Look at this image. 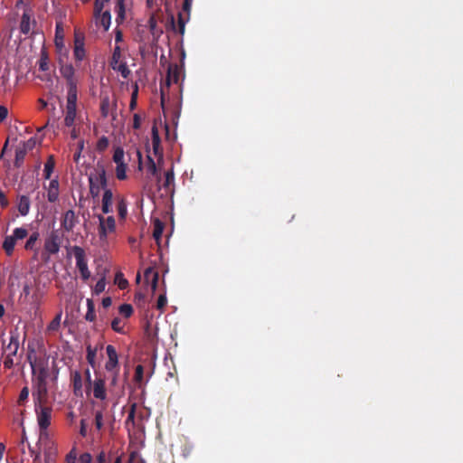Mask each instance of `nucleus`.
I'll list each match as a JSON object with an SVG mask.
<instances>
[{"label":"nucleus","mask_w":463,"mask_h":463,"mask_svg":"<svg viewBox=\"0 0 463 463\" xmlns=\"http://www.w3.org/2000/svg\"><path fill=\"white\" fill-rule=\"evenodd\" d=\"M90 186V194L93 199L99 196L100 190L108 189V179L105 167L102 164L98 163L92 171L88 175Z\"/></svg>","instance_id":"f257e3e1"},{"label":"nucleus","mask_w":463,"mask_h":463,"mask_svg":"<svg viewBox=\"0 0 463 463\" xmlns=\"http://www.w3.org/2000/svg\"><path fill=\"white\" fill-rule=\"evenodd\" d=\"M47 379L33 375V397L36 404H43L46 402L48 395Z\"/></svg>","instance_id":"f03ea898"},{"label":"nucleus","mask_w":463,"mask_h":463,"mask_svg":"<svg viewBox=\"0 0 463 463\" xmlns=\"http://www.w3.org/2000/svg\"><path fill=\"white\" fill-rule=\"evenodd\" d=\"M71 251L73 253L76 260V267L78 268L80 277L83 280H87L90 277V271L88 268L86 253L83 248L80 246H72Z\"/></svg>","instance_id":"7ed1b4c3"},{"label":"nucleus","mask_w":463,"mask_h":463,"mask_svg":"<svg viewBox=\"0 0 463 463\" xmlns=\"http://www.w3.org/2000/svg\"><path fill=\"white\" fill-rule=\"evenodd\" d=\"M99 219V238L101 241H106L109 233L116 231V221L113 216L104 217L98 215Z\"/></svg>","instance_id":"20e7f679"},{"label":"nucleus","mask_w":463,"mask_h":463,"mask_svg":"<svg viewBox=\"0 0 463 463\" xmlns=\"http://www.w3.org/2000/svg\"><path fill=\"white\" fill-rule=\"evenodd\" d=\"M35 411L37 413V421L41 431V436L46 434V430L51 424L52 409L50 407L42 406L35 403Z\"/></svg>","instance_id":"39448f33"},{"label":"nucleus","mask_w":463,"mask_h":463,"mask_svg":"<svg viewBox=\"0 0 463 463\" xmlns=\"http://www.w3.org/2000/svg\"><path fill=\"white\" fill-rule=\"evenodd\" d=\"M79 222V217L75 212L71 209L67 210L61 217V228L64 232H71Z\"/></svg>","instance_id":"423d86ee"},{"label":"nucleus","mask_w":463,"mask_h":463,"mask_svg":"<svg viewBox=\"0 0 463 463\" xmlns=\"http://www.w3.org/2000/svg\"><path fill=\"white\" fill-rule=\"evenodd\" d=\"M87 382L90 385H93V395L96 399L105 400L107 398L105 381L104 379H96L93 383L91 382L90 370L86 371Z\"/></svg>","instance_id":"0eeeda50"},{"label":"nucleus","mask_w":463,"mask_h":463,"mask_svg":"<svg viewBox=\"0 0 463 463\" xmlns=\"http://www.w3.org/2000/svg\"><path fill=\"white\" fill-rule=\"evenodd\" d=\"M28 358H30V356ZM29 363L32 367L33 375L44 378L49 377V366L47 360L41 359L38 362H36L29 359Z\"/></svg>","instance_id":"6e6552de"},{"label":"nucleus","mask_w":463,"mask_h":463,"mask_svg":"<svg viewBox=\"0 0 463 463\" xmlns=\"http://www.w3.org/2000/svg\"><path fill=\"white\" fill-rule=\"evenodd\" d=\"M106 352H107L109 360L105 364V369L108 372H113L114 370H118V353L116 351V348L113 345H109L106 347Z\"/></svg>","instance_id":"1a4fd4ad"},{"label":"nucleus","mask_w":463,"mask_h":463,"mask_svg":"<svg viewBox=\"0 0 463 463\" xmlns=\"http://www.w3.org/2000/svg\"><path fill=\"white\" fill-rule=\"evenodd\" d=\"M19 349V335L16 332L10 333L9 343L4 345L3 352L5 355L15 356Z\"/></svg>","instance_id":"9d476101"},{"label":"nucleus","mask_w":463,"mask_h":463,"mask_svg":"<svg viewBox=\"0 0 463 463\" xmlns=\"http://www.w3.org/2000/svg\"><path fill=\"white\" fill-rule=\"evenodd\" d=\"M113 193L111 189H105L101 199V210L104 214L113 212Z\"/></svg>","instance_id":"9b49d317"},{"label":"nucleus","mask_w":463,"mask_h":463,"mask_svg":"<svg viewBox=\"0 0 463 463\" xmlns=\"http://www.w3.org/2000/svg\"><path fill=\"white\" fill-rule=\"evenodd\" d=\"M61 73L65 78L67 86L77 84V80L74 78V68L71 64H65L61 67Z\"/></svg>","instance_id":"f8f14e48"},{"label":"nucleus","mask_w":463,"mask_h":463,"mask_svg":"<svg viewBox=\"0 0 463 463\" xmlns=\"http://www.w3.org/2000/svg\"><path fill=\"white\" fill-rule=\"evenodd\" d=\"M145 280L148 283L150 282L151 289L153 292L156 291L157 287V282L159 279L158 272L156 271L153 268H147L144 273Z\"/></svg>","instance_id":"ddd939ff"},{"label":"nucleus","mask_w":463,"mask_h":463,"mask_svg":"<svg viewBox=\"0 0 463 463\" xmlns=\"http://www.w3.org/2000/svg\"><path fill=\"white\" fill-rule=\"evenodd\" d=\"M59 197V182L57 179L51 180L47 189V198L50 203H55Z\"/></svg>","instance_id":"4468645a"},{"label":"nucleus","mask_w":463,"mask_h":463,"mask_svg":"<svg viewBox=\"0 0 463 463\" xmlns=\"http://www.w3.org/2000/svg\"><path fill=\"white\" fill-rule=\"evenodd\" d=\"M152 146L156 156H161V139L158 128L156 125L152 127Z\"/></svg>","instance_id":"2eb2a0df"},{"label":"nucleus","mask_w":463,"mask_h":463,"mask_svg":"<svg viewBox=\"0 0 463 463\" xmlns=\"http://www.w3.org/2000/svg\"><path fill=\"white\" fill-rule=\"evenodd\" d=\"M179 68L177 64H170L167 70L166 84L169 86L171 82L177 83L179 81Z\"/></svg>","instance_id":"dca6fc26"},{"label":"nucleus","mask_w":463,"mask_h":463,"mask_svg":"<svg viewBox=\"0 0 463 463\" xmlns=\"http://www.w3.org/2000/svg\"><path fill=\"white\" fill-rule=\"evenodd\" d=\"M30 206L31 202L27 195H21L18 198L17 209L21 215L26 216L29 213Z\"/></svg>","instance_id":"f3484780"},{"label":"nucleus","mask_w":463,"mask_h":463,"mask_svg":"<svg viewBox=\"0 0 463 463\" xmlns=\"http://www.w3.org/2000/svg\"><path fill=\"white\" fill-rule=\"evenodd\" d=\"M31 30V14L28 11H24L20 23V31L24 34H28Z\"/></svg>","instance_id":"a211bd4d"},{"label":"nucleus","mask_w":463,"mask_h":463,"mask_svg":"<svg viewBox=\"0 0 463 463\" xmlns=\"http://www.w3.org/2000/svg\"><path fill=\"white\" fill-rule=\"evenodd\" d=\"M77 106L66 105V113L64 118V123L67 127H71L74 124L76 118Z\"/></svg>","instance_id":"6ab92c4d"},{"label":"nucleus","mask_w":463,"mask_h":463,"mask_svg":"<svg viewBox=\"0 0 463 463\" xmlns=\"http://www.w3.org/2000/svg\"><path fill=\"white\" fill-rule=\"evenodd\" d=\"M74 57L77 61H82L85 58V49L83 40L76 37L74 46Z\"/></svg>","instance_id":"aec40b11"},{"label":"nucleus","mask_w":463,"mask_h":463,"mask_svg":"<svg viewBox=\"0 0 463 463\" xmlns=\"http://www.w3.org/2000/svg\"><path fill=\"white\" fill-rule=\"evenodd\" d=\"M39 236H40L39 232H33L29 236L28 240L26 241L25 245H24V249L26 250H33V251H35V253H37L38 252V248L36 247V244H37V241L39 239Z\"/></svg>","instance_id":"412c9836"},{"label":"nucleus","mask_w":463,"mask_h":463,"mask_svg":"<svg viewBox=\"0 0 463 463\" xmlns=\"http://www.w3.org/2000/svg\"><path fill=\"white\" fill-rule=\"evenodd\" d=\"M61 245L58 244L55 241H52L49 239H45L44 241V251L47 252L49 255H55L59 252Z\"/></svg>","instance_id":"4be33fe9"},{"label":"nucleus","mask_w":463,"mask_h":463,"mask_svg":"<svg viewBox=\"0 0 463 463\" xmlns=\"http://www.w3.org/2000/svg\"><path fill=\"white\" fill-rule=\"evenodd\" d=\"M115 11L117 13L116 22L119 24L125 20L126 11L124 0H117Z\"/></svg>","instance_id":"5701e85b"},{"label":"nucleus","mask_w":463,"mask_h":463,"mask_svg":"<svg viewBox=\"0 0 463 463\" xmlns=\"http://www.w3.org/2000/svg\"><path fill=\"white\" fill-rule=\"evenodd\" d=\"M67 104L68 106H77V84L67 86Z\"/></svg>","instance_id":"b1692460"},{"label":"nucleus","mask_w":463,"mask_h":463,"mask_svg":"<svg viewBox=\"0 0 463 463\" xmlns=\"http://www.w3.org/2000/svg\"><path fill=\"white\" fill-rule=\"evenodd\" d=\"M16 240L12 236H6L3 242V249L8 256L13 254Z\"/></svg>","instance_id":"393cba45"},{"label":"nucleus","mask_w":463,"mask_h":463,"mask_svg":"<svg viewBox=\"0 0 463 463\" xmlns=\"http://www.w3.org/2000/svg\"><path fill=\"white\" fill-rule=\"evenodd\" d=\"M164 228H165V225L160 220L156 219L154 221L153 237L156 241L157 243H159V241L162 238Z\"/></svg>","instance_id":"a878e982"},{"label":"nucleus","mask_w":463,"mask_h":463,"mask_svg":"<svg viewBox=\"0 0 463 463\" xmlns=\"http://www.w3.org/2000/svg\"><path fill=\"white\" fill-rule=\"evenodd\" d=\"M98 347L92 348L90 345H88L86 347V359L89 363V364L95 368L96 366V355H97Z\"/></svg>","instance_id":"bb28decb"},{"label":"nucleus","mask_w":463,"mask_h":463,"mask_svg":"<svg viewBox=\"0 0 463 463\" xmlns=\"http://www.w3.org/2000/svg\"><path fill=\"white\" fill-rule=\"evenodd\" d=\"M55 166V160L53 156H50L44 164V178L50 179Z\"/></svg>","instance_id":"cd10ccee"},{"label":"nucleus","mask_w":463,"mask_h":463,"mask_svg":"<svg viewBox=\"0 0 463 463\" xmlns=\"http://www.w3.org/2000/svg\"><path fill=\"white\" fill-rule=\"evenodd\" d=\"M27 152L22 149L19 146L15 149V157L14 165L15 167H21L24 164Z\"/></svg>","instance_id":"c85d7f7f"},{"label":"nucleus","mask_w":463,"mask_h":463,"mask_svg":"<svg viewBox=\"0 0 463 463\" xmlns=\"http://www.w3.org/2000/svg\"><path fill=\"white\" fill-rule=\"evenodd\" d=\"M87 307H88V310H87V313L85 316V319L87 321L92 322L96 319L95 305H94V302L92 301V299H90V298L87 299Z\"/></svg>","instance_id":"c756f323"},{"label":"nucleus","mask_w":463,"mask_h":463,"mask_svg":"<svg viewBox=\"0 0 463 463\" xmlns=\"http://www.w3.org/2000/svg\"><path fill=\"white\" fill-rule=\"evenodd\" d=\"M175 183V174L173 168L167 170L165 173V181L163 183V187L165 190H170L171 185H173Z\"/></svg>","instance_id":"7c9ffc66"},{"label":"nucleus","mask_w":463,"mask_h":463,"mask_svg":"<svg viewBox=\"0 0 463 463\" xmlns=\"http://www.w3.org/2000/svg\"><path fill=\"white\" fill-rule=\"evenodd\" d=\"M61 313H59L55 316V317L50 322L47 326L48 332H56L59 330L61 326Z\"/></svg>","instance_id":"2f4dec72"},{"label":"nucleus","mask_w":463,"mask_h":463,"mask_svg":"<svg viewBox=\"0 0 463 463\" xmlns=\"http://www.w3.org/2000/svg\"><path fill=\"white\" fill-rule=\"evenodd\" d=\"M37 143H38L37 137H32L28 140L21 143L19 145V146L22 149H24V151L28 152V151L33 150L35 147V146L37 145Z\"/></svg>","instance_id":"473e14b6"},{"label":"nucleus","mask_w":463,"mask_h":463,"mask_svg":"<svg viewBox=\"0 0 463 463\" xmlns=\"http://www.w3.org/2000/svg\"><path fill=\"white\" fill-rule=\"evenodd\" d=\"M109 98L108 96L103 97L100 101V113L103 118H107L109 116Z\"/></svg>","instance_id":"72a5a7b5"},{"label":"nucleus","mask_w":463,"mask_h":463,"mask_svg":"<svg viewBox=\"0 0 463 463\" xmlns=\"http://www.w3.org/2000/svg\"><path fill=\"white\" fill-rule=\"evenodd\" d=\"M121 58V49L118 45H116L113 50L110 65L113 70H116V65L118 64Z\"/></svg>","instance_id":"f704fd0d"},{"label":"nucleus","mask_w":463,"mask_h":463,"mask_svg":"<svg viewBox=\"0 0 463 463\" xmlns=\"http://www.w3.org/2000/svg\"><path fill=\"white\" fill-rule=\"evenodd\" d=\"M117 210L120 219L124 220L128 214L127 203L124 199H120L117 204Z\"/></svg>","instance_id":"c9c22d12"},{"label":"nucleus","mask_w":463,"mask_h":463,"mask_svg":"<svg viewBox=\"0 0 463 463\" xmlns=\"http://www.w3.org/2000/svg\"><path fill=\"white\" fill-rule=\"evenodd\" d=\"M115 71H118L124 79H128L131 74V71L126 62L118 63L116 65Z\"/></svg>","instance_id":"e433bc0d"},{"label":"nucleus","mask_w":463,"mask_h":463,"mask_svg":"<svg viewBox=\"0 0 463 463\" xmlns=\"http://www.w3.org/2000/svg\"><path fill=\"white\" fill-rule=\"evenodd\" d=\"M111 23V15L109 11H105L100 17V24L103 26L105 31H108Z\"/></svg>","instance_id":"4c0bfd02"},{"label":"nucleus","mask_w":463,"mask_h":463,"mask_svg":"<svg viewBox=\"0 0 463 463\" xmlns=\"http://www.w3.org/2000/svg\"><path fill=\"white\" fill-rule=\"evenodd\" d=\"M28 235V231L27 229L25 228H23V227H20V228H15L13 232V237L18 241V240H23L24 238H26Z\"/></svg>","instance_id":"58836bf2"},{"label":"nucleus","mask_w":463,"mask_h":463,"mask_svg":"<svg viewBox=\"0 0 463 463\" xmlns=\"http://www.w3.org/2000/svg\"><path fill=\"white\" fill-rule=\"evenodd\" d=\"M126 170H127V165L125 163L117 165L116 176L118 180H124L127 178Z\"/></svg>","instance_id":"ea45409f"},{"label":"nucleus","mask_w":463,"mask_h":463,"mask_svg":"<svg viewBox=\"0 0 463 463\" xmlns=\"http://www.w3.org/2000/svg\"><path fill=\"white\" fill-rule=\"evenodd\" d=\"M113 161L117 164H124V150L121 147H117L114 151Z\"/></svg>","instance_id":"a19ab883"},{"label":"nucleus","mask_w":463,"mask_h":463,"mask_svg":"<svg viewBox=\"0 0 463 463\" xmlns=\"http://www.w3.org/2000/svg\"><path fill=\"white\" fill-rule=\"evenodd\" d=\"M63 234L60 232V230H52L48 235L47 239L52 241H55L61 245Z\"/></svg>","instance_id":"79ce46f5"},{"label":"nucleus","mask_w":463,"mask_h":463,"mask_svg":"<svg viewBox=\"0 0 463 463\" xmlns=\"http://www.w3.org/2000/svg\"><path fill=\"white\" fill-rule=\"evenodd\" d=\"M118 311L125 317H129L133 314V307L130 304H122L120 305Z\"/></svg>","instance_id":"37998d69"},{"label":"nucleus","mask_w":463,"mask_h":463,"mask_svg":"<svg viewBox=\"0 0 463 463\" xmlns=\"http://www.w3.org/2000/svg\"><path fill=\"white\" fill-rule=\"evenodd\" d=\"M73 388L74 392L80 391L82 388V379L80 373L76 372L73 375Z\"/></svg>","instance_id":"c03bdc74"},{"label":"nucleus","mask_w":463,"mask_h":463,"mask_svg":"<svg viewBox=\"0 0 463 463\" xmlns=\"http://www.w3.org/2000/svg\"><path fill=\"white\" fill-rule=\"evenodd\" d=\"M111 328L119 334H124L123 326H121V319L115 317L111 322Z\"/></svg>","instance_id":"a18cd8bd"},{"label":"nucleus","mask_w":463,"mask_h":463,"mask_svg":"<svg viewBox=\"0 0 463 463\" xmlns=\"http://www.w3.org/2000/svg\"><path fill=\"white\" fill-rule=\"evenodd\" d=\"M144 367L141 364L137 365L135 370L134 380L136 383H140L143 381Z\"/></svg>","instance_id":"49530a36"},{"label":"nucleus","mask_w":463,"mask_h":463,"mask_svg":"<svg viewBox=\"0 0 463 463\" xmlns=\"http://www.w3.org/2000/svg\"><path fill=\"white\" fill-rule=\"evenodd\" d=\"M95 427L98 430H100L103 427V413L101 411L95 412Z\"/></svg>","instance_id":"de8ad7c7"},{"label":"nucleus","mask_w":463,"mask_h":463,"mask_svg":"<svg viewBox=\"0 0 463 463\" xmlns=\"http://www.w3.org/2000/svg\"><path fill=\"white\" fill-rule=\"evenodd\" d=\"M115 281L120 289H125L128 285V280L123 278V275L121 273H118L116 275Z\"/></svg>","instance_id":"09e8293b"},{"label":"nucleus","mask_w":463,"mask_h":463,"mask_svg":"<svg viewBox=\"0 0 463 463\" xmlns=\"http://www.w3.org/2000/svg\"><path fill=\"white\" fill-rule=\"evenodd\" d=\"M28 396H29V389L27 386H24L20 392L18 401H17L18 404L23 405L24 402L28 399Z\"/></svg>","instance_id":"8fccbe9b"},{"label":"nucleus","mask_w":463,"mask_h":463,"mask_svg":"<svg viewBox=\"0 0 463 463\" xmlns=\"http://www.w3.org/2000/svg\"><path fill=\"white\" fill-rule=\"evenodd\" d=\"M188 19L189 17L185 20L181 13L178 14V32L182 35L184 33L185 24Z\"/></svg>","instance_id":"3c124183"},{"label":"nucleus","mask_w":463,"mask_h":463,"mask_svg":"<svg viewBox=\"0 0 463 463\" xmlns=\"http://www.w3.org/2000/svg\"><path fill=\"white\" fill-rule=\"evenodd\" d=\"M63 40V25L61 22L56 23V32H55V41L56 44H58V40Z\"/></svg>","instance_id":"603ef678"},{"label":"nucleus","mask_w":463,"mask_h":463,"mask_svg":"<svg viewBox=\"0 0 463 463\" xmlns=\"http://www.w3.org/2000/svg\"><path fill=\"white\" fill-rule=\"evenodd\" d=\"M106 281L105 278L99 279L94 287V292L99 295L105 290Z\"/></svg>","instance_id":"864d4df0"},{"label":"nucleus","mask_w":463,"mask_h":463,"mask_svg":"<svg viewBox=\"0 0 463 463\" xmlns=\"http://www.w3.org/2000/svg\"><path fill=\"white\" fill-rule=\"evenodd\" d=\"M167 304V298H166V296L165 294H161L158 298H157V302H156V308L160 311H163L164 308L165 307Z\"/></svg>","instance_id":"5fc2aeb1"},{"label":"nucleus","mask_w":463,"mask_h":463,"mask_svg":"<svg viewBox=\"0 0 463 463\" xmlns=\"http://www.w3.org/2000/svg\"><path fill=\"white\" fill-rule=\"evenodd\" d=\"M109 146V139L106 137H101L97 142V149L104 151Z\"/></svg>","instance_id":"6e6d98bb"},{"label":"nucleus","mask_w":463,"mask_h":463,"mask_svg":"<svg viewBox=\"0 0 463 463\" xmlns=\"http://www.w3.org/2000/svg\"><path fill=\"white\" fill-rule=\"evenodd\" d=\"M77 459V450L76 448H72L71 451L66 455L65 461L66 463H75Z\"/></svg>","instance_id":"4d7b16f0"},{"label":"nucleus","mask_w":463,"mask_h":463,"mask_svg":"<svg viewBox=\"0 0 463 463\" xmlns=\"http://www.w3.org/2000/svg\"><path fill=\"white\" fill-rule=\"evenodd\" d=\"M147 158H148L147 171L151 175H156L157 174L156 165L151 156H148Z\"/></svg>","instance_id":"13d9d810"},{"label":"nucleus","mask_w":463,"mask_h":463,"mask_svg":"<svg viewBox=\"0 0 463 463\" xmlns=\"http://www.w3.org/2000/svg\"><path fill=\"white\" fill-rule=\"evenodd\" d=\"M39 69L43 71H48L49 61L47 57H41L39 61Z\"/></svg>","instance_id":"bf43d9fd"},{"label":"nucleus","mask_w":463,"mask_h":463,"mask_svg":"<svg viewBox=\"0 0 463 463\" xmlns=\"http://www.w3.org/2000/svg\"><path fill=\"white\" fill-rule=\"evenodd\" d=\"M135 416H136V404L133 403L131 406V409L128 411V415L126 422L128 423L130 421V422L134 423Z\"/></svg>","instance_id":"052dcab7"},{"label":"nucleus","mask_w":463,"mask_h":463,"mask_svg":"<svg viewBox=\"0 0 463 463\" xmlns=\"http://www.w3.org/2000/svg\"><path fill=\"white\" fill-rule=\"evenodd\" d=\"M79 460L80 463H91L92 456L90 453L85 452L80 456Z\"/></svg>","instance_id":"680f3d73"},{"label":"nucleus","mask_w":463,"mask_h":463,"mask_svg":"<svg viewBox=\"0 0 463 463\" xmlns=\"http://www.w3.org/2000/svg\"><path fill=\"white\" fill-rule=\"evenodd\" d=\"M104 3L102 0H95V3H94V11H95V14H99L101 13L103 7H104Z\"/></svg>","instance_id":"e2e57ef3"},{"label":"nucleus","mask_w":463,"mask_h":463,"mask_svg":"<svg viewBox=\"0 0 463 463\" xmlns=\"http://www.w3.org/2000/svg\"><path fill=\"white\" fill-rule=\"evenodd\" d=\"M9 204L8 199L6 198L5 193L0 189V205L2 208L7 207Z\"/></svg>","instance_id":"0e129e2a"},{"label":"nucleus","mask_w":463,"mask_h":463,"mask_svg":"<svg viewBox=\"0 0 463 463\" xmlns=\"http://www.w3.org/2000/svg\"><path fill=\"white\" fill-rule=\"evenodd\" d=\"M141 127V118L138 114H134L133 116V128L135 129H138Z\"/></svg>","instance_id":"69168bd1"},{"label":"nucleus","mask_w":463,"mask_h":463,"mask_svg":"<svg viewBox=\"0 0 463 463\" xmlns=\"http://www.w3.org/2000/svg\"><path fill=\"white\" fill-rule=\"evenodd\" d=\"M13 365H14L13 356L5 355V358L4 360L5 368L10 369Z\"/></svg>","instance_id":"338daca9"},{"label":"nucleus","mask_w":463,"mask_h":463,"mask_svg":"<svg viewBox=\"0 0 463 463\" xmlns=\"http://www.w3.org/2000/svg\"><path fill=\"white\" fill-rule=\"evenodd\" d=\"M192 3L191 1H188V0H184V4H183V10L187 14V16L189 17L190 15V12H191V7H192Z\"/></svg>","instance_id":"774afa93"}]
</instances>
